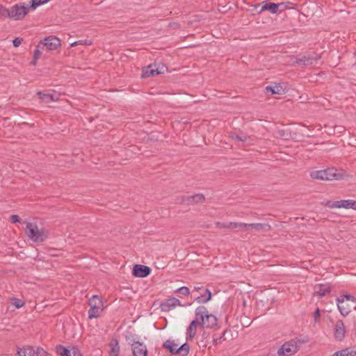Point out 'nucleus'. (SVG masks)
I'll return each instance as SVG.
<instances>
[{
	"instance_id": "nucleus-47",
	"label": "nucleus",
	"mask_w": 356,
	"mask_h": 356,
	"mask_svg": "<svg viewBox=\"0 0 356 356\" xmlns=\"http://www.w3.org/2000/svg\"><path fill=\"white\" fill-rule=\"evenodd\" d=\"M83 44H87V45H90V44H92V42L90 40H84Z\"/></svg>"
},
{
	"instance_id": "nucleus-24",
	"label": "nucleus",
	"mask_w": 356,
	"mask_h": 356,
	"mask_svg": "<svg viewBox=\"0 0 356 356\" xmlns=\"http://www.w3.org/2000/svg\"><path fill=\"white\" fill-rule=\"evenodd\" d=\"M38 95L39 98L44 103H50L56 101L57 99H55L54 95L51 94H45L41 91L38 92Z\"/></svg>"
},
{
	"instance_id": "nucleus-17",
	"label": "nucleus",
	"mask_w": 356,
	"mask_h": 356,
	"mask_svg": "<svg viewBox=\"0 0 356 356\" xmlns=\"http://www.w3.org/2000/svg\"><path fill=\"white\" fill-rule=\"evenodd\" d=\"M158 74V68H156V63H154L143 67L141 77L147 78L154 76Z\"/></svg>"
},
{
	"instance_id": "nucleus-7",
	"label": "nucleus",
	"mask_w": 356,
	"mask_h": 356,
	"mask_svg": "<svg viewBox=\"0 0 356 356\" xmlns=\"http://www.w3.org/2000/svg\"><path fill=\"white\" fill-rule=\"evenodd\" d=\"M321 56L312 52L308 53L301 56L300 57H296L293 63L301 66H307L316 64L320 60Z\"/></svg>"
},
{
	"instance_id": "nucleus-36",
	"label": "nucleus",
	"mask_w": 356,
	"mask_h": 356,
	"mask_svg": "<svg viewBox=\"0 0 356 356\" xmlns=\"http://www.w3.org/2000/svg\"><path fill=\"white\" fill-rule=\"evenodd\" d=\"M156 68H158V74H164L165 72L168 71V67L163 65V63L156 64Z\"/></svg>"
},
{
	"instance_id": "nucleus-34",
	"label": "nucleus",
	"mask_w": 356,
	"mask_h": 356,
	"mask_svg": "<svg viewBox=\"0 0 356 356\" xmlns=\"http://www.w3.org/2000/svg\"><path fill=\"white\" fill-rule=\"evenodd\" d=\"M278 4H279V8H280V11H283L285 9H287V8H293V7L291 6L293 5V3L289 2V1L282 2V3H278Z\"/></svg>"
},
{
	"instance_id": "nucleus-38",
	"label": "nucleus",
	"mask_w": 356,
	"mask_h": 356,
	"mask_svg": "<svg viewBox=\"0 0 356 356\" xmlns=\"http://www.w3.org/2000/svg\"><path fill=\"white\" fill-rule=\"evenodd\" d=\"M338 298H343V301H345V302L348 301V300L352 301L353 302H356V298L354 296H350L349 294H344L343 296H341Z\"/></svg>"
},
{
	"instance_id": "nucleus-30",
	"label": "nucleus",
	"mask_w": 356,
	"mask_h": 356,
	"mask_svg": "<svg viewBox=\"0 0 356 356\" xmlns=\"http://www.w3.org/2000/svg\"><path fill=\"white\" fill-rule=\"evenodd\" d=\"M229 226H232V229H238L241 231H247L248 230V223L243 222H229Z\"/></svg>"
},
{
	"instance_id": "nucleus-37",
	"label": "nucleus",
	"mask_w": 356,
	"mask_h": 356,
	"mask_svg": "<svg viewBox=\"0 0 356 356\" xmlns=\"http://www.w3.org/2000/svg\"><path fill=\"white\" fill-rule=\"evenodd\" d=\"M25 304L24 301L20 300L19 298H14L13 299V305H15L17 308H20L24 306Z\"/></svg>"
},
{
	"instance_id": "nucleus-16",
	"label": "nucleus",
	"mask_w": 356,
	"mask_h": 356,
	"mask_svg": "<svg viewBox=\"0 0 356 356\" xmlns=\"http://www.w3.org/2000/svg\"><path fill=\"white\" fill-rule=\"evenodd\" d=\"M197 325H200V322L198 318H196L195 316V319L193 320L188 327L186 329V341L192 340L196 335Z\"/></svg>"
},
{
	"instance_id": "nucleus-1",
	"label": "nucleus",
	"mask_w": 356,
	"mask_h": 356,
	"mask_svg": "<svg viewBox=\"0 0 356 356\" xmlns=\"http://www.w3.org/2000/svg\"><path fill=\"white\" fill-rule=\"evenodd\" d=\"M195 316L198 318L200 326L202 328H213L217 326V317L209 314L205 306L197 307L195 310Z\"/></svg>"
},
{
	"instance_id": "nucleus-46",
	"label": "nucleus",
	"mask_w": 356,
	"mask_h": 356,
	"mask_svg": "<svg viewBox=\"0 0 356 356\" xmlns=\"http://www.w3.org/2000/svg\"><path fill=\"white\" fill-rule=\"evenodd\" d=\"M38 59H35V58H33V60L31 62V64L32 65H35L36 63H37V61H38Z\"/></svg>"
},
{
	"instance_id": "nucleus-13",
	"label": "nucleus",
	"mask_w": 356,
	"mask_h": 356,
	"mask_svg": "<svg viewBox=\"0 0 356 356\" xmlns=\"http://www.w3.org/2000/svg\"><path fill=\"white\" fill-rule=\"evenodd\" d=\"M151 271L152 270L149 266L136 264L134 266L132 275L136 277L144 278L149 275Z\"/></svg>"
},
{
	"instance_id": "nucleus-45",
	"label": "nucleus",
	"mask_w": 356,
	"mask_h": 356,
	"mask_svg": "<svg viewBox=\"0 0 356 356\" xmlns=\"http://www.w3.org/2000/svg\"><path fill=\"white\" fill-rule=\"evenodd\" d=\"M83 41L84 40L76 41V42L72 43L71 47H74V46H76L78 44H83Z\"/></svg>"
},
{
	"instance_id": "nucleus-32",
	"label": "nucleus",
	"mask_w": 356,
	"mask_h": 356,
	"mask_svg": "<svg viewBox=\"0 0 356 356\" xmlns=\"http://www.w3.org/2000/svg\"><path fill=\"white\" fill-rule=\"evenodd\" d=\"M8 17L11 19L10 9H8L0 4V18Z\"/></svg>"
},
{
	"instance_id": "nucleus-2",
	"label": "nucleus",
	"mask_w": 356,
	"mask_h": 356,
	"mask_svg": "<svg viewBox=\"0 0 356 356\" xmlns=\"http://www.w3.org/2000/svg\"><path fill=\"white\" fill-rule=\"evenodd\" d=\"M25 232L29 238L35 243L44 241L49 236V232L47 229H39L36 224L32 222H27Z\"/></svg>"
},
{
	"instance_id": "nucleus-18",
	"label": "nucleus",
	"mask_w": 356,
	"mask_h": 356,
	"mask_svg": "<svg viewBox=\"0 0 356 356\" xmlns=\"http://www.w3.org/2000/svg\"><path fill=\"white\" fill-rule=\"evenodd\" d=\"M338 309L343 316H347L351 312V307L348 303L343 301V298H337Z\"/></svg>"
},
{
	"instance_id": "nucleus-27",
	"label": "nucleus",
	"mask_w": 356,
	"mask_h": 356,
	"mask_svg": "<svg viewBox=\"0 0 356 356\" xmlns=\"http://www.w3.org/2000/svg\"><path fill=\"white\" fill-rule=\"evenodd\" d=\"M56 348L58 356H72L71 350L62 345H58Z\"/></svg>"
},
{
	"instance_id": "nucleus-14",
	"label": "nucleus",
	"mask_w": 356,
	"mask_h": 356,
	"mask_svg": "<svg viewBox=\"0 0 356 356\" xmlns=\"http://www.w3.org/2000/svg\"><path fill=\"white\" fill-rule=\"evenodd\" d=\"M346 334V328L343 322L341 320H338L334 325V337L336 340L341 341Z\"/></svg>"
},
{
	"instance_id": "nucleus-23",
	"label": "nucleus",
	"mask_w": 356,
	"mask_h": 356,
	"mask_svg": "<svg viewBox=\"0 0 356 356\" xmlns=\"http://www.w3.org/2000/svg\"><path fill=\"white\" fill-rule=\"evenodd\" d=\"M265 90L266 92H270L271 93V95H275V94L281 95L284 92V89H283L282 86H281V84H277L274 86H266L265 88Z\"/></svg>"
},
{
	"instance_id": "nucleus-33",
	"label": "nucleus",
	"mask_w": 356,
	"mask_h": 356,
	"mask_svg": "<svg viewBox=\"0 0 356 356\" xmlns=\"http://www.w3.org/2000/svg\"><path fill=\"white\" fill-rule=\"evenodd\" d=\"M234 140L241 142H245L247 140V136L244 134H233L231 136Z\"/></svg>"
},
{
	"instance_id": "nucleus-42",
	"label": "nucleus",
	"mask_w": 356,
	"mask_h": 356,
	"mask_svg": "<svg viewBox=\"0 0 356 356\" xmlns=\"http://www.w3.org/2000/svg\"><path fill=\"white\" fill-rule=\"evenodd\" d=\"M313 316H314V323H316L318 321V318L320 317V309H319V308H317L316 309V311L313 314Z\"/></svg>"
},
{
	"instance_id": "nucleus-26",
	"label": "nucleus",
	"mask_w": 356,
	"mask_h": 356,
	"mask_svg": "<svg viewBox=\"0 0 356 356\" xmlns=\"http://www.w3.org/2000/svg\"><path fill=\"white\" fill-rule=\"evenodd\" d=\"M332 356H356V351L350 348H345L341 350L337 351Z\"/></svg>"
},
{
	"instance_id": "nucleus-11",
	"label": "nucleus",
	"mask_w": 356,
	"mask_h": 356,
	"mask_svg": "<svg viewBox=\"0 0 356 356\" xmlns=\"http://www.w3.org/2000/svg\"><path fill=\"white\" fill-rule=\"evenodd\" d=\"M30 5L25 6L21 3H17L10 8L11 19L22 20L28 13Z\"/></svg>"
},
{
	"instance_id": "nucleus-15",
	"label": "nucleus",
	"mask_w": 356,
	"mask_h": 356,
	"mask_svg": "<svg viewBox=\"0 0 356 356\" xmlns=\"http://www.w3.org/2000/svg\"><path fill=\"white\" fill-rule=\"evenodd\" d=\"M177 305H181L179 300L176 298H170L161 303L160 308L162 312H167Z\"/></svg>"
},
{
	"instance_id": "nucleus-40",
	"label": "nucleus",
	"mask_w": 356,
	"mask_h": 356,
	"mask_svg": "<svg viewBox=\"0 0 356 356\" xmlns=\"http://www.w3.org/2000/svg\"><path fill=\"white\" fill-rule=\"evenodd\" d=\"M216 226L219 228L232 229V226H229V222L222 223V222H216Z\"/></svg>"
},
{
	"instance_id": "nucleus-25",
	"label": "nucleus",
	"mask_w": 356,
	"mask_h": 356,
	"mask_svg": "<svg viewBox=\"0 0 356 356\" xmlns=\"http://www.w3.org/2000/svg\"><path fill=\"white\" fill-rule=\"evenodd\" d=\"M102 311L101 307L90 306L88 311V318L92 319L99 316L100 312Z\"/></svg>"
},
{
	"instance_id": "nucleus-10",
	"label": "nucleus",
	"mask_w": 356,
	"mask_h": 356,
	"mask_svg": "<svg viewBox=\"0 0 356 356\" xmlns=\"http://www.w3.org/2000/svg\"><path fill=\"white\" fill-rule=\"evenodd\" d=\"M60 45V40L54 35L46 37L42 41L41 40L38 43V47H42V49L46 48V49L50 51L56 49Z\"/></svg>"
},
{
	"instance_id": "nucleus-29",
	"label": "nucleus",
	"mask_w": 356,
	"mask_h": 356,
	"mask_svg": "<svg viewBox=\"0 0 356 356\" xmlns=\"http://www.w3.org/2000/svg\"><path fill=\"white\" fill-rule=\"evenodd\" d=\"M89 305L95 307H103V302L102 299L97 295H94L89 300Z\"/></svg>"
},
{
	"instance_id": "nucleus-4",
	"label": "nucleus",
	"mask_w": 356,
	"mask_h": 356,
	"mask_svg": "<svg viewBox=\"0 0 356 356\" xmlns=\"http://www.w3.org/2000/svg\"><path fill=\"white\" fill-rule=\"evenodd\" d=\"M162 347L167 349L171 355H179V356H187L190 350V346L186 342L177 348V344L170 339L165 341Z\"/></svg>"
},
{
	"instance_id": "nucleus-39",
	"label": "nucleus",
	"mask_w": 356,
	"mask_h": 356,
	"mask_svg": "<svg viewBox=\"0 0 356 356\" xmlns=\"http://www.w3.org/2000/svg\"><path fill=\"white\" fill-rule=\"evenodd\" d=\"M42 47H38V44L36 47V49L33 51V58L35 59H39L42 55Z\"/></svg>"
},
{
	"instance_id": "nucleus-31",
	"label": "nucleus",
	"mask_w": 356,
	"mask_h": 356,
	"mask_svg": "<svg viewBox=\"0 0 356 356\" xmlns=\"http://www.w3.org/2000/svg\"><path fill=\"white\" fill-rule=\"evenodd\" d=\"M341 200H337V201H327L325 202L324 205L326 207H328L330 209H334V208H342Z\"/></svg>"
},
{
	"instance_id": "nucleus-8",
	"label": "nucleus",
	"mask_w": 356,
	"mask_h": 356,
	"mask_svg": "<svg viewBox=\"0 0 356 356\" xmlns=\"http://www.w3.org/2000/svg\"><path fill=\"white\" fill-rule=\"evenodd\" d=\"M194 291L199 292L200 294L195 295V300L199 304H205L211 300L212 293L209 289L204 288L202 284L194 286Z\"/></svg>"
},
{
	"instance_id": "nucleus-3",
	"label": "nucleus",
	"mask_w": 356,
	"mask_h": 356,
	"mask_svg": "<svg viewBox=\"0 0 356 356\" xmlns=\"http://www.w3.org/2000/svg\"><path fill=\"white\" fill-rule=\"evenodd\" d=\"M310 177L313 179L331 181L342 179L343 175L335 168L315 170L310 172Z\"/></svg>"
},
{
	"instance_id": "nucleus-44",
	"label": "nucleus",
	"mask_w": 356,
	"mask_h": 356,
	"mask_svg": "<svg viewBox=\"0 0 356 356\" xmlns=\"http://www.w3.org/2000/svg\"><path fill=\"white\" fill-rule=\"evenodd\" d=\"M72 356H81L79 350L77 348H73L71 350Z\"/></svg>"
},
{
	"instance_id": "nucleus-20",
	"label": "nucleus",
	"mask_w": 356,
	"mask_h": 356,
	"mask_svg": "<svg viewBox=\"0 0 356 356\" xmlns=\"http://www.w3.org/2000/svg\"><path fill=\"white\" fill-rule=\"evenodd\" d=\"M279 9V4L271 3V2H264V4L261 7V10H268L272 14H275L277 13Z\"/></svg>"
},
{
	"instance_id": "nucleus-43",
	"label": "nucleus",
	"mask_w": 356,
	"mask_h": 356,
	"mask_svg": "<svg viewBox=\"0 0 356 356\" xmlns=\"http://www.w3.org/2000/svg\"><path fill=\"white\" fill-rule=\"evenodd\" d=\"M10 219L13 223H16V222H19V217L15 214L11 215L10 217Z\"/></svg>"
},
{
	"instance_id": "nucleus-21",
	"label": "nucleus",
	"mask_w": 356,
	"mask_h": 356,
	"mask_svg": "<svg viewBox=\"0 0 356 356\" xmlns=\"http://www.w3.org/2000/svg\"><path fill=\"white\" fill-rule=\"evenodd\" d=\"M110 355L111 356H118L120 353V346L118 341L116 339H112L110 344Z\"/></svg>"
},
{
	"instance_id": "nucleus-48",
	"label": "nucleus",
	"mask_w": 356,
	"mask_h": 356,
	"mask_svg": "<svg viewBox=\"0 0 356 356\" xmlns=\"http://www.w3.org/2000/svg\"><path fill=\"white\" fill-rule=\"evenodd\" d=\"M221 339V337L219 339H213V344H217L218 341Z\"/></svg>"
},
{
	"instance_id": "nucleus-9",
	"label": "nucleus",
	"mask_w": 356,
	"mask_h": 356,
	"mask_svg": "<svg viewBox=\"0 0 356 356\" xmlns=\"http://www.w3.org/2000/svg\"><path fill=\"white\" fill-rule=\"evenodd\" d=\"M18 356H49L47 351L40 347L26 346L18 348Z\"/></svg>"
},
{
	"instance_id": "nucleus-5",
	"label": "nucleus",
	"mask_w": 356,
	"mask_h": 356,
	"mask_svg": "<svg viewBox=\"0 0 356 356\" xmlns=\"http://www.w3.org/2000/svg\"><path fill=\"white\" fill-rule=\"evenodd\" d=\"M131 346L133 356H147V349L146 345L139 341L137 337L131 335L127 338Z\"/></svg>"
},
{
	"instance_id": "nucleus-19",
	"label": "nucleus",
	"mask_w": 356,
	"mask_h": 356,
	"mask_svg": "<svg viewBox=\"0 0 356 356\" xmlns=\"http://www.w3.org/2000/svg\"><path fill=\"white\" fill-rule=\"evenodd\" d=\"M315 293L319 297H323L329 294L331 291V288L329 284H321L315 286Z\"/></svg>"
},
{
	"instance_id": "nucleus-6",
	"label": "nucleus",
	"mask_w": 356,
	"mask_h": 356,
	"mask_svg": "<svg viewBox=\"0 0 356 356\" xmlns=\"http://www.w3.org/2000/svg\"><path fill=\"white\" fill-rule=\"evenodd\" d=\"M300 341L291 339L285 342L277 350L279 356H291L298 350V343Z\"/></svg>"
},
{
	"instance_id": "nucleus-12",
	"label": "nucleus",
	"mask_w": 356,
	"mask_h": 356,
	"mask_svg": "<svg viewBox=\"0 0 356 356\" xmlns=\"http://www.w3.org/2000/svg\"><path fill=\"white\" fill-rule=\"evenodd\" d=\"M204 200V195L202 193H197L193 195H184L177 198V202L179 203L188 206L202 203Z\"/></svg>"
},
{
	"instance_id": "nucleus-28",
	"label": "nucleus",
	"mask_w": 356,
	"mask_h": 356,
	"mask_svg": "<svg viewBox=\"0 0 356 356\" xmlns=\"http://www.w3.org/2000/svg\"><path fill=\"white\" fill-rule=\"evenodd\" d=\"M342 208L356 210V200H341Z\"/></svg>"
},
{
	"instance_id": "nucleus-41",
	"label": "nucleus",
	"mask_w": 356,
	"mask_h": 356,
	"mask_svg": "<svg viewBox=\"0 0 356 356\" xmlns=\"http://www.w3.org/2000/svg\"><path fill=\"white\" fill-rule=\"evenodd\" d=\"M23 41V39L21 38H15L13 40V44L15 47H18L19 45H21L22 42Z\"/></svg>"
},
{
	"instance_id": "nucleus-22",
	"label": "nucleus",
	"mask_w": 356,
	"mask_h": 356,
	"mask_svg": "<svg viewBox=\"0 0 356 356\" xmlns=\"http://www.w3.org/2000/svg\"><path fill=\"white\" fill-rule=\"evenodd\" d=\"M250 229H253L257 231H269L270 229V226L266 223H250L248 224V230Z\"/></svg>"
},
{
	"instance_id": "nucleus-35",
	"label": "nucleus",
	"mask_w": 356,
	"mask_h": 356,
	"mask_svg": "<svg viewBox=\"0 0 356 356\" xmlns=\"http://www.w3.org/2000/svg\"><path fill=\"white\" fill-rule=\"evenodd\" d=\"M176 292L179 293L180 294H182L185 296H188L190 294V290L186 286H181V287L177 289Z\"/></svg>"
}]
</instances>
